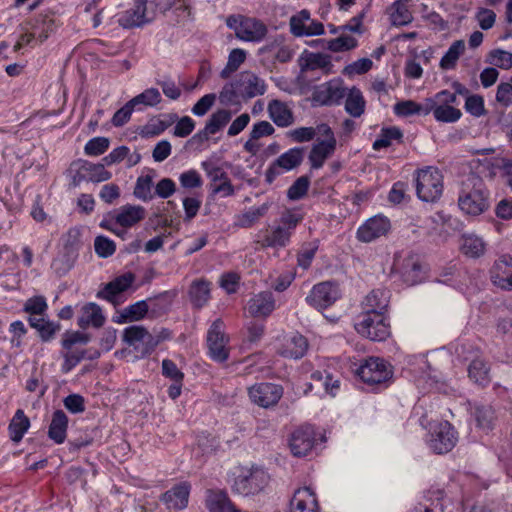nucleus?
<instances>
[{
  "label": "nucleus",
  "instance_id": "obj_1",
  "mask_svg": "<svg viewBox=\"0 0 512 512\" xmlns=\"http://www.w3.org/2000/svg\"><path fill=\"white\" fill-rule=\"evenodd\" d=\"M458 205L465 214L472 216L488 209V190L482 179L474 175L467 178L459 194Z\"/></svg>",
  "mask_w": 512,
  "mask_h": 512
},
{
  "label": "nucleus",
  "instance_id": "obj_2",
  "mask_svg": "<svg viewBox=\"0 0 512 512\" xmlns=\"http://www.w3.org/2000/svg\"><path fill=\"white\" fill-rule=\"evenodd\" d=\"M356 374L370 386L387 387L393 377V368L382 358L370 357L357 368Z\"/></svg>",
  "mask_w": 512,
  "mask_h": 512
},
{
  "label": "nucleus",
  "instance_id": "obj_3",
  "mask_svg": "<svg viewBox=\"0 0 512 512\" xmlns=\"http://www.w3.org/2000/svg\"><path fill=\"white\" fill-rule=\"evenodd\" d=\"M416 192L424 202L437 201L443 192V177L437 168L426 167L417 171Z\"/></svg>",
  "mask_w": 512,
  "mask_h": 512
},
{
  "label": "nucleus",
  "instance_id": "obj_4",
  "mask_svg": "<svg viewBox=\"0 0 512 512\" xmlns=\"http://www.w3.org/2000/svg\"><path fill=\"white\" fill-rule=\"evenodd\" d=\"M456 100L455 93L448 90L436 93L433 97L428 98L429 114L432 112L438 122L454 123L458 121L462 116V112L458 108L453 107Z\"/></svg>",
  "mask_w": 512,
  "mask_h": 512
},
{
  "label": "nucleus",
  "instance_id": "obj_5",
  "mask_svg": "<svg viewBox=\"0 0 512 512\" xmlns=\"http://www.w3.org/2000/svg\"><path fill=\"white\" fill-rule=\"evenodd\" d=\"M268 473L258 467H252L239 474L233 482V492L243 495H255L261 492L269 482Z\"/></svg>",
  "mask_w": 512,
  "mask_h": 512
},
{
  "label": "nucleus",
  "instance_id": "obj_6",
  "mask_svg": "<svg viewBox=\"0 0 512 512\" xmlns=\"http://www.w3.org/2000/svg\"><path fill=\"white\" fill-rule=\"evenodd\" d=\"M356 331L372 341H384L390 335L385 315L361 314L355 322Z\"/></svg>",
  "mask_w": 512,
  "mask_h": 512
},
{
  "label": "nucleus",
  "instance_id": "obj_7",
  "mask_svg": "<svg viewBox=\"0 0 512 512\" xmlns=\"http://www.w3.org/2000/svg\"><path fill=\"white\" fill-rule=\"evenodd\" d=\"M164 337H154L142 325H132L124 329L122 339L135 350L139 349V343L143 344L141 349L142 356L150 354Z\"/></svg>",
  "mask_w": 512,
  "mask_h": 512
},
{
  "label": "nucleus",
  "instance_id": "obj_8",
  "mask_svg": "<svg viewBox=\"0 0 512 512\" xmlns=\"http://www.w3.org/2000/svg\"><path fill=\"white\" fill-rule=\"evenodd\" d=\"M341 296L339 286L331 281H325L313 286L306 297V302L317 310L326 309L333 305Z\"/></svg>",
  "mask_w": 512,
  "mask_h": 512
},
{
  "label": "nucleus",
  "instance_id": "obj_9",
  "mask_svg": "<svg viewBox=\"0 0 512 512\" xmlns=\"http://www.w3.org/2000/svg\"><path fill=\"white\" fill-rule=\"evenodd\" d=\"M304 152V148L294 147L281 154L266 170V181L272 183L282 172L298 167L304 159Z\"/></svg>",
  "mask_w": 512,
  "mask_h": 512
},
{
  "label": "nucleus",
  "instance_id": "obj_10",
  "mask_svg": "<svg viewBox=\"0 0 512 512\" xmlns=\"http://www.w3.org/2000/svg\"><path fill=\"white\" fill-rule=\"evenodd\" d=\"M457 440V432L454 427L448 421H443L434 429L428 444L435 453L445 454L454 448Z\"/></svg>",
  "mask_w": 512,
  "mask_h": 512
},
{
  "label": "nucleus",
  "instance_id": "obj_11",
  "mask_svg": "<svg viewBox=\"0 0 512 512\" xmlns=\"http://www.w3.org/2000/svg\"><path fill=\"white\" fill-rule=\"evenodd\" d=\"M248 395L254 404L263 408L275 406L283 395V388L273 383H257L248 389Z\"/></svg>",
  "mask_w": 512,
  "mask_h": 512
},
{
  "label": "nucleus",
  "instance_id": "obj_12",
  "mask_svg": "<svg viewBox=\"0 0 512 512\" xmlns=\"http://www.w3.org/2000/svg\"><path fill=\"white\" fill-rule=\"evenodd\" d=\"M346 96V88L340 80H331L316 86L312 93V101L321 106L340 104Z\"/></svg>",
  "mask_w": 512,
  "mask_h": 512
},
{
  "label": "nucleus",
  "instance_id": "obj_13",
  "mask_svg": "<svg viewBox=\"0 0 512 512\" xmlns=\"http://www.w3.org/2000/svg\"><path fill=\"white\" fill-rule=\"evenodd\" d=\"M227 339L223 332V322L218 319L213 322L207 333V345L210 357L217 362H224L229 357L226 348Z\"/></svg>",
  "mask_w": 512,
  "mask_h": 512
},
{
  "label": "nucleus",
  "instance_id": "obj_14",
  "mask_svg": "<svg viewBox=\"0 0 512 512\" xmlns=\"http://www.w3.org/2000/svg\"><path fill=\"white\" fill-rule=\"evenodd\" d=\"M390 230V221L384 216H374L362 224L356 233L360 242L369 243L381 236H384Z\"/></svg>",
  "mask_w": 512,
  "mask_h": 512
},
{
  "label": "nucleus",
  "instance_id": "obj_15",
  "mask_svg": "<svg viewBox=\"0 0 512 512\" xmlns=\"http://www.w3.org/2000/svg\"><path fill=\"white\" fill-rule=\"evenodd\" d=\"M492 283L503 289L512 290V257L509 255L500 256L490 269Z\"/></svg>",
  "mask_w": 512,
  "mask_h": 512
},
{
  "label": "nucleus",
  "instance_id": "obj_16",
  "mask_svg": "<svg viewBox=\"0 0 512 512\" xmlns=\"http://www.w3.org/2000/svg\"><path fill=\"white\" fill-rule=\"evenodd\" d=\"M235 81L238 86V94L242 96L243 100L263 95L266 91L264 80L250 71L241 72Z\"/></svg>",
  "mask_w": 512,
  "mask_h": 512
},
{
  "label": "nucleus",
  "instance_id": "obj_17",
  "mask_svg": "<svg viewBox=\"0 0 512 512\" xmlns=\"http://www.w3.org/2000/svg\"><path fill=\"white\" fill-rule=\"evenodd\" d=\"M315 443L314 431L311 427L305 426L296 429L290 438L289 446L294 456H306Z\"/></svg>",
  "mask_w": 512,
  "mask_h": 512
},
{
  "label": "nucleus",
  "instance_id": "obj_18",
  "mask_svg": "<svg viewBox=\"0 0 512 512\" xmlns=\"http://www.w3.org/2000/svg\"><path fill=\"white\" fill-rule=\"evenodd\" d=\"M146 0H133V7L127 9L118 19L120 26L124 28L141 27L151 21L146 14Z\"/></svg>",
  "mask_w": 512,
  "mask_h": 512
},
{
  "label": "nucleus",
  "instance_id": "obj_19",
  "mask_svg": "<svg viewBox=\"0 0 512 512\" xmlns=\"http://www.w3.org/2000/svg\"><path fill=\"white\" fill-rule=\"evenodd\" d=\"M267 26L259 19L244 17L237 38L247 42H261L267 35Z\"/></svg>",
  "mask_w": 512,
  "mask_h": 512
},
{
  "label": "nucleus",
  "instance_id": "obj_20",
  "mask_svg": "<svg viewBox=\"0 0 512 512\" xmlns=\"http://www.w3.org/2000/svg\"><path fill=\"white\" fill-rule=\"evenodd\" d=\"M190 494V484L179 483L161 496V501L168 509L182 510L187 507Z\"/></svg>",
  "mask_w": 512,
  "mask_h": 512
},
{
  "label": "nucleus",
  "instance_id": "obj_21",
  "mask_svg": "<svg viewBox=\"0 0 512 512\" xmlns=\"http://www.w3.org/2000/svg\"><path fill=\"white\" fill-rule=\"evenodd\" d=\"M390 293L385 289L372 290L363 302L362 314L385 315L389 305Z\"/></svg>",
  "mask_w": 512,
  "mask_h": 512
},
{
  "label": "nucleus",
  "instance_id": "obj_22",
  "mask_svg": "<svg viewBox=\"0 0 512 512\" xmlns=\"http://www.w3.org/2000/svg\"><path fill=\"white\" fill-rule=\"evenodd\" d=\"M289 512H318V502L310 488L304 487L294 492Z\"/></svg>",
  "mask_w": 512,
  "mask_h": 512
},
{
  "label": "nucleus",
  "instance_id": "obj_23",
  "mask_svg": "<svg viewBox=\"0 0 512 512\" xmlns=\"http://www.w3.org/2000/svg\"><path fill=\"white\" fill-rule=\"evenodd\" d=\"M307 349V339L299 333H293L285 338L279 349V354L286 358L299 359L306 354Z\"/></svg>",
  "mask_w": 512,
  "mask_h": 512
},
{
  "label": "nucleus",
  "instance_id": "obj_24",
  "mask_svg": "<svg viewBox=\"0 0 512 512\" xmlns=\"http://www.w3.org/2000/svg\"><path fill=\"white\" fill-rule=\"evenodd\" d=\"M29 26L35 34L36 40L43 43L56 30L54 14L51 12L41 13L29 23Z\"/></svg>",
  "mask_w": 512,
  "mask_h": 512
},
{
  "label": "nucleus",
  "instance_id": "obj_25",
  "mask_svg": "<svg viewBox=\"0 0 512 512\" xmlns=\"http://www.w3.org/2000/svg\"><path fill=\"white\" fill-rule=\"evenodd\" d=\"M275 308L273 294L264 291L250 299L248 304L249 313L254 317L268 316Z\"/></svg>",
  "mask_w": 512,
  "mask_h": 512
},
{
  "label": "nucleus",
  "instance_id": "obj_26",
  "mask_svg": "<svg viewBox=\"0 0 512 512\" xmlns=\"http://www.w3.org/2000/svg\"><path fill=\"white\" fill-rule=\"evenodd\" d=\"M135 277L132 273H126L107 283L103 290L99 291L97 296L104 298L112 303L115 302L117 295L129 288Z\"/></svg>",
  "mask_w": 512,
  "mask_h": 512
},
{
  "label": "nucleus",
  "instance_id": "obj_27",
  "mask_svg": "<svg viewBox=\"0 0 512 512\" xmlns=\"http://www.w3.org/2000/svg\"><path fill=\"white\" fill-rule=\"evenodd\" d=\"M336 147V139L329 138L315 144L309 154L311 168L319 169L323 166L325 160L333 154Z\"/></svg>",
  "mask_w": 512,
  "mask_h": 512
},
{
  "label": "nucleus",
  "instance_id": "obj_28",
  "mask_svg": "<svg viewBox=\"0 0 512 512\" xmlns=\"http://www.w3.org/2000/svg\"><path fill=\"white\" fill-rule=\"evenodd\" d=\"M105 322V317L101 308L93 303H87L81 308V316L78 318V326L86 329L90 325L95 328H100Z\"/></svg>",
  "mask_w": 512,
  "mask_h": 512
},
{
  "label": "nucleus",
  "instance_id": "obj_29",
  "mask_svg": "<svg viewBox=\"0 0 512 512\" xmlns=\"http://www.w3.org/2000/svg\"><path fill=\"white\" fill-rule=\"evenodd\" d=\"M206 506L210 512H239L222 490H208Z\"/></svg>",
  "mask_w": 512,
  "mask_h": 512
},
{
  "label": "nucleus",
  "instance_id": "obj_30",
  "mask_svg": "<svg viewBox=\"0 0 512 512\" xmlns=\"http://www.w3.org/2000/svg\"><path fill=\"white\" fill-rule=\"evenodd\" d=\"M146 211L139 205H124L119 208L115 222L121 227H132L145 218Z\"/></svg>",
  "mask_w": 512,
  "mask_h": 512
},
{
  "label": "nucleus",
  "instance_id": "obj_31",
  "mask_svg": "<svg viewBox=\"0 0 512 512\" xmlns=\"http://www.w3.org/2000/svg\"><path fill=\"white\" fill-rule=\"evenodd\" d=\"M269 117L278 127H288L293 124L294 116L288 106L279 101L272 100L268 104Z\"/></svg>",
  "mask_w": 512,
  "mask_h": 512
},
{
  "label": "nucleus",
  "instance_id": "obj_32",
  "mask_svg": "<svg viewBox=\"0 0 512 512\" xmlns=\"http://www.w3.org/2000/svg\"><path fill=\"white\" fill-rule=\"evenodd\" d=\"M402 277L408 285H415L422 279L423 267L415 255L407 256L402 263Z\"/></svg>",
  "mask_w": 512,
  "mask_h": 512
},
{
  "label": "nucleus",
  "instance_id": "obj_33",
  "mask_svg": "<svg viewBox=\"0 0 512 512\" xmlns=\"http://www.w3.org/2000/svg\"><path fill=\"white\" fill-rule=\"evenodd\" d=\"M460 249L470 258H479L485 254L486 243L476 234H464L461 238Z\"/></svg>",
  "mask_w": 512,
  "mask_h": 512
},
{
  "label": "nucleus",
  "instance_id": "obj_34",
  "mask_svg": "<svg viewBox=\"0 0 512 512\" xmlns=\"http://www.w3.org/2000/svg\"><path fill=\"white\" fill-rule=\"evenodd\" d=\"M68 427V417L62 410H56L53 413L52 420L48 430V436L57 444L65 441Z\"/></svg>",
  "mask_w": 512,
  "mask_h": 512
},
{
  "label": "nucleus",
  "instance_id": "obj_35",
  "mask_svg": "<svg viewBox=\"0 0 512 512\" xmlns=\"http://www.w3.org/2000/svg\"><path fill=\"white\" fill-rule=\"evenodd\" d=\"M189 298L195 308H202L210 299V283L203 279L194 280L189 288Z\"/></svg>",
  "mask_w": 512,
  "mask_h": 512
},
{
  "label": "nucleus",
  "instance_id": "obj_36",
  "mask_svg": "<svg viewBox=\"0 0 512 512\" xmlns=\"http://www.w3.org/2000/svg\"><path fill=\"white\" fill-rule=\"evenodd\" d=\"M149 305L146 300L138 301L125 307L121 313L114 318L116 323H127L142 320L148 313Z\"/></svg>",
  "mask_w": 512,
  "mask_h": 512
},
{
  "label": "nucleus",
  "instance_id": "obj_37",
  "mask_svg": "<svg viewBox=\"0 0 512 512\" xmlns=\"http://www.w3.org/2000/svg\"><path fill=\"white\" fill-rule=\"evenodd\" d=\"M76 165H82V171L86 172L87 182L100 183L112 177L111 172L105 169L103 163L94 164L87 160H77Z\"/></svg>",
  "mask_w": 512,
  "mask_h": 512
},
{
  "label": "nucleus",
  "instance_id": "obj_38",
  "mask_svg": "<svg viewBox=\"0 0 512 512\" xmlns=\"http://www.w3.org/2000/svg\"><path fill=\"white\" fill-rule=\"evenodd\" d=\"M366 101L362 92L353 86L349 92H346L345 110L352 117L358 118L365 112Z\"/></svg>",
  "mask_w": 512,
  "mask_h": 512
},
{
  "label": "nucleus",
  "instance_id": "obj_39",
  "mask_svg": "<svg viewBox=\"0 0 512 512\" xmlns=\"http://www.w3.org/2000/svg\"><path fill=\"white\" fill-rule=\"evenodd\" d=\"M291 235L288 231L277 225L270 231H266V234L261 241L262 247L272 248H283L286 247L289 242Z\"/></svg>",
  "mask_w": 512,
  "mask_h": 512
},
{
  "label": "nucleus",
  "instance_id": "obj_40",
  "mask_svg": "<svg viewBox=\"0 0 512 512\" xmlns=\"http://www.w3.org/2000/svg\"><path fill=\"white\" fill-rule=\"evenodd\" d=\"M29 427V418L24 414L23 410H17L9 424V433L11 440L15 443L20 442L24 434L29 429Z\"/></svg>",
  "mask_w": 512,
  "mask_h": 512
},
{
  "label": "nucleus",
  "instance_id": "obj_41",
  "mask_svg": "<svg viewBox=\"0 0 512 512\" xmlns=\"http://www.w3.org/2000/svg\"><path fill=\"white\" fill-rule=\"evenodd\" d=\"M394 112L401 117H408L411 115H428V98L424 103L419 104L412 100H405L395 104Z\"/></svg>",
  "mask_w": 512,
  "mask_h": 512
},
{
  "label": "nucleus",
  "instance_id": "obj_42",
  "mask_svg": "<svg viewBox=\"0 0 512 512\" xmlns=\"http://www.w3.org/2000/svg\"><path fill=\"white\" fill-rule=\"evenodd\" d=\"M487 363L482 359H474L468 367V375L475 383L486 386L490 382Z\"/></svg>",
  "mask_w": 512,
  "mask_h": 512
},
{
  "label": "nucleus",
  "instance_id": "obj_43",
  "mask_svg": "<svg viewBox=\"0 0 512 512\" xmlns=\"http://www.w3.org/2000/svg\"><path fill=\"white\" fill-rule=\"evenodd\" d=\"M477 426L485 432L493 428L496 416L494 409L489 405H477L474 410Z\"/></svg>",
  "mask_w": 512,
  "mask_h": 512
},
{
  "label": "nucleus",
  "instance_id": "obj_44",
  "mask_svg": "<svg viewBox=\"0 0 512 512\" xmlns=\"http://www.w3.org/2000/svg\"><path fill=\"white\" fill-rule=\"evenodd\" d=\"M231 117V111L219 109L210 115L206 122L205 129L210 135H214L230 122Z\"/></svg>",
  "mask_w": 512,
  "mask_h": 512
},
{
  "label": "nucleus",
  "instance_id": "obj_45",
  "mask_svg": "<svg viewBox=\"0 0 512 512\" xmlns=\"http://www.w3.org/2000/svg\"><path fill=\"white\" fill-rule=\"evenodd\" d=\"M465 50V43L463 40L454 41L444 56L441 58L440 67L448 70L453 69L456 63Z\"/></svg>",
  "mask_w": 512,
  "mask_h": 512
},
{
  "label": "nucleus",
  "instance_id": "obj_46",
  "mask_svg": "<svg viewBox=\"0 0 512 512\" xmlns=\"http://www.w3.org/2000/svg\"><path fill=\"white\" fill-rule=\"evenodd\" d=\"M86 356V349H79L72 346L69 349H63L62 357L64 359L61 366L63 373H69L74 367H76Z\"/></svg>",
  "mask_w": 512,
  "mask_h": 512
},
{
  "label": "nucleus",
  "instance_id": "obj_47",
  "mask_svg": "<svg viewBox=\"0 0 512 512\" xmlns=\"http://www.w3.org/2000/svg\"><path fill=\"white\" fill-rule=\"evenodd\" d=\"M391 22L396 26H404L412 22L413 16L406 1L398 0L391 6Z\"/></svg>",
  "mask_w": 512,
  "mask_h": 512
},
{
  "label": "nucleus",
  "instance_id": "obj_48",
  "mask_svg": "<svg viewBox=\"0 0 512 512\" xmlns=\"http://www.w3.org/2000/svg\"><path fill=\"white\" fill-rule=\"evenodd\" d=\"M269 207V203H264L259 207L251 208L237 217L236 225L242 228H249L253 226L261 217L266 215Z\"/></svg>",
  "mask_w": 512,
  "mask_h": 512
},
{
  "label": "nucleus",
  "instance_id": "obj_49",
  "mask_svg": "<svg viewBox=\"0 0 512 512\" xmlns=\"http://www.w3.org/2000/svg\"><path fill=\"white\" fill-rule=\"evenodd\" d=\"M326 43V48L332 52L350 51L357 47L358 41L355 37L342 33L339 37L331 40H322Z\"/></svg>",
  "mask_w": 512,
  "mask_h": 512
},
{
  "label": "nucleus",
  "instance_id": "obj_50",
  "mask_svg": "<svg viewBox=\"0 0 512 512\" xmlns=\"http://www.w3.org/2000/svg\"><path fill=\"white\" fill-rule=\"evenodd\" d=\"M402 138L403 133L398 127L392 126L383 128L379 138L373 143V149L380 150L382 148H386L391 145L392 140L401 141Z\"/></svg>",
  "mask_w": 512,
  "mask_h": 512
},
{
  "label": "nucleus",
  "instance_id": "obj_51",
  "mask_svg": "<svg viewBox=\"0 0 512 512\" xmlns=\"http://www.w3.org/2000/svg\"><path fill=\"white\" fill-rule=\"evenodd\" d=\"M161 100L162 97L159 90L156 88H149L132 98L130 100V104H134V106L139 104H143L145 106H156L161 102Z\"/></svg>",
  "mask_w": 512,
  "mask_h": 512
},
{
  "label": "nucleus",
  "instance_id": "obj_52",
  "mask_svg": "<svg viewBox=\"0 0 512 512\" xmlns=\"http://www.w3.org/2000/svg\"><path fill=\"white\" fill-rule=\"evenodd\" d=\"M331 57L322 53H310L302 70L329 69Z\"/></svg>",
  "mask_w": 512,
  "mask_h": 512
},
{
  "label": "nucleus",
  "instance_id": "obj_53",
  "mask_svg": "<svg viewBox=\"0 0 512 512\" xmlns=\"http://www.w3.org/2000/svg\"><path fill=\"white\" fill-rule=\"evenodd\" d=\"M236 85V81L224 85L219 94V100L221 104L233 105L239 103V101L242 99V96L238 94V86Z\"/></svg>",
  "mask_w": 512,
  "mask_h": 512
},
{
  "label": "nucleus",
  "instance_id": "obj_54",
  "mask_svg": "<svg viewBox=\"0 0 512 512\" xmlns=\"http://www.w3.org/2000/svg\"><path fill=\"white\" fill-rule=\"evenodd\" d=\"M152 188V178L149 175L141 176L137 179L134 195L136 198L141 199L143 201H149L153 198V194L151 193Z\"/></svg>",
  "mask_w": 512,
  "mask_h": 512
},
{
  "label": "nucleus",
  "instance_id": "obj_55",
  "mask_svg": "<svg viewBox=\"0 0 512 512\" xmlns=\"http://www.w3.org/2000/svg\"><path fill=\"white\" fill-rule=\"evenodd\" d=\"M109 143V139L106 137L92 138L85 145V154L89 156L101 155L109 148Z\"/></svg>",
  "mask_w": 512,
  "mask_h": 512
},
{
  "label": "nucleus",
  "instance_id": "obj_56",
  "mask_svg": "<svg viewBox=\"0 0 512 512\" xmlns=\"http://www.w3.org/2000/svg\"><path fill=\"white\" fill-rule=\"evenodd\" d=\"M309 188V178L301 176L289 187L287 196L291 200H299L304 197Z\"/></svg>",
  "mask_w": 512,
  "mask_h": 512
},
{
  "label": "nucleus",
  "instance_id": "obj_57",
  "mask_svg": "<svg viewBox=\"0 0 512 512\" xmlns=\"http://www.w3.org/2000/svg\"><path fill=\"white\" fill-rule=\"evenodd\" d=\"M90 341V335L80 331H67L61 341L63 349H69L76 344L85 345Z\"/></svg>",
  "mask_w": 512,
  "mask_h": 512
},
{
  "label": "nucleus",
  "instance_id": "obj_58",
  "mask_svg": "<svg viewBox=\"0 0 512 512\" xmlns=\"http://www.w3.org/2000/svg\"><path fill=\"white\" fill-rule=\"evenodd\" d=\"M94 248L97 255L102 258L111 256L116 250L115 243L105 236H97L95 238Z\"/></svg>",
  "mask_w": 512,
  "mask_h": 512
},
{
  "label": "nucleus",
  "instance_id": "obj_59",
  "mask_svg": "<svg viewBox=\"0 0 512 512\" xmlns=\"http://www.w3.org/2000/svg\"><path fill=\"white\" fill-rule=\"evenodd\" d=\"M490 62L501 69L508 70L512 67V53L501 49L493 50L490 52Z\"/></svg>",
  "mask_w": 512,
  "mask_h": 512
},
{
  "label": "nucleus",
  "instance_id": "obj_60",
  "mask_svg": "<svg viewBox=\"0 0 512 512\" xmlns=\"http://www.w3.org/2000/svg\"><path fill=\"white\" fill-rule=\"evenodd\" d=\"M47 308V302L43 296L29 298L24 304V311L30 315H42Z\"/></svg>",
  "mask_w": 512,
  "mask_h": 512
},
{
  "label": "nucleus",
  "instance_id": "obj_61",
  "mask_svg": "<svg viewBox=\"0 0 512 512\" xmlns=\"http://www.w3.org/2000/svg\"><path fill=\"white\" fill-rule=\"evenodd\" d=\"M201 167L213 184L216 182H222L228 178V174L221 167L213 164L212 162L204 161L201 163Z\"/></svg>",
  "mask_w": 512,
  "mask_h": 512
},
{
  "label": "nucleus",
  "instance_id": "obj_62",
  "mask_svg": "<svg viewBox=\"0 0 512 512\" xmlns=\"http://www.w3.org/2000/svg\"><path fill=\"white\" fill-rule=\"evenodd\" d=\"M216 95L209 93L201 97L192 107V113L196 116H204L214 105Z\"/></svg>",
  "mask_w": 512,
  "mask_h": 512
},
{
  "label": "nucleus",
  "instance_id": "obj_63",
  "mask_svg": "<svg viewBox=\"0 0 512 512\" xmlns=\"http://www.w3.org/2000/svg\"><path fill=\"white\" fill-rule=\"evenodd\" d=\"M157 84L167 98L177 100L181 96V89L171 78L165 77L162 80H157Z\"/></svg>",
  "mask_w": 512,
  "mask_h": 512
},
{
  "label": "nucleus",
  "instance_id": "obj_64",
  "mask_svg": "<svg viewBox=\"0 0 512 512\" xmlns=\"http://www.w3.org/2000/svg\"><path fill=\"white\" fill-rule=\"evenodd\" d=\"M496 100L505 107L512 105V77L498 85Z\"/></svg>",
  "mask_w": 512,
  "mask_h": 512
}]
</instances>
